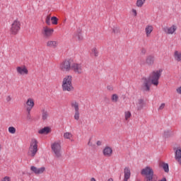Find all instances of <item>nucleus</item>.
Returning a JSON list of instances; mask_svg holds the SVG:
<instances>
[{
  "label": "nucleus",
  "mask_w": 181,
  "mask_h": 181,
  "mask_svg": "<svg viewBox=\"0 0 181 181\" xmlns=\"http://www.w3.org/2000/svg\"><path fill=\"white\" fill-rule=\"evenodd\" d=\"M163 71V69H158L151 71L149 74L147 80L150 81L151 84H152L155 87H158V86H159V78H160Z\"/></svg>",
  "instance_id": "nucleus-1"
},
{
  "label": "nucleus",
  "mask_w": 181,
  "mask_h": 181,
  "mask_svg": "<svg viewBox=\"0 0 181 181\" xmlns=\"http://www.w3.org/2000/svg\"><path fill=\"white\" fill-rule=\"evenodd\" d=\"M62 88V91H67V93H73L74 91L73 76L71 75H67L63 78Z\"/></svg>",
  "instance_id": "nucleus-2"
},
{
  "label": "nucleus",
  "mask_w": 181,
  "mask_h": 181,
  "mask_svg": "<svg viewBox=\"0 0 181 181\" xmlns=\"http://www.w3.org/2000/svg\"><path fill=\"white\" fill-rule=\"evenodd\" d=\"M153 169L149 166H146L141 170V175L146 177L145 181L153 180Z\"/></svg>",
  "instance_id": "nucleus-3"
},
{
  "label": "nucleus",
  "mask_w": 181,
  "mask_h": 181,
  "mask_svg": "<svg viewBox=\"0 0 181 181\" xmlns=\"http://www.w3.org/2000/svg\"><path fill=\"white\" fill-rule=\"evenodd\" d=\"M37 144L38 142L36 139H31L30 147L28 149V155L29 156H31V158H35L36 153H37Z\"/></svg>",
  "instance_id": "nucleus-4"
},
{
  "label": "nucleus",
  "mask_w": 181,
  "mask_h": 181,
  "mask_svg": "<svg viewBox=\"0 0 181 181\" xmlns=\"http://www.w3.org/2000/svg\"><path fill=\"white\" fill-rule=\"evenodd\" d=\"M51 149L56 158H59L62 156V143L60 141H54L51 144Z\"/></svg>",
  "instance_id": "nucleus-5"
},
{
  "label": "nucleus",
  "mask_w": 181,
  "mask_h": 181,
  "mask_svg": "<svg viewBox=\"0 0 181 181\" xmlns=\"http://www.w3.org/2000/svg\"><path fill=\"white\" fill-rule=\"evenodd\" d=\"M71 107L74 111V119H76V121H78V119H80V103L76 100H73L71 103Z\"/></svg>",
  "instance_id": "nucleus-6"
},
{
  "label": "nucleus",
  "mask_w": 181,
  "mask_h": 181,
  "mask_svg": "<svg viewBox=\"0 0 181 181\" xmlns=\"http://www.w3.org/2000/svg\"><path fill=\"white\" fill-rule=\"evenodd\" d=\"M72 64L71 59H65L59 64V69L61 71L69 72L71 70Z\"/></svg>",
  "instance_id": "nucleus-7"
},
{
  "label": "nucleus",
  "mask_w": 181,
  "mask_h": 181,
  "mask_svg": "<svg viewBox=\"0 0 181 181\" xmlns=\"http://www.w3.org/2000/svg\"><path fill=\"white\" fill-rule=\"evenodd\" d=\"M75 74H83L84 73V66L81 63L74 62L72 64L71 69Z\"/></svg>",
  "instance_id": "nucleus-8"
},
{
  "label": "nucleus",
  "mask_w": 181,
  "mask_h": 181,
  "mask_svg": "<svg viewBox=\"0 0 181 181\" xmlns=\"http://www.w3.org/2000/svg\"><path fill=\"white\" fill-rule=\"evenodd\" d=\"M142 84L141 86V90L143 93H148L151 91V81L148 80V78L144 77L141 78Z\"/></svg>",
  "instance_id": "nucleus-9"
},
{
  "label": "nucleus",
  "mask_w": 181,
  "mask_h": 181,
  "mask_svg": "<svg viewBox=\"0 0 181 181\" xmlns=\"http://www.w3.org/2000/svg\"><path fill=\"white\" fill-rule=\"evenodd\" d=\"M21 30V21L15 20L11 24L10 32L11 35H18V33Z\"/></svg>",
  "instance_id": "nucleus-10"
},
{
  "label": "nucleus",
  "mask_w": 181,
  "mask_h": 181,
  "mask_svg": "<svg viewBox=\"0 0 181 181\" xmlns=\"http://www.w3.org/2000/svg\"><path fill=\"white\" fill-rule=\"evenodd\" d=\"M25 105L28 114H30V111H32L33 107H35V100L32 98H29L25 103Z\"/></svg>",
  "instance_id": "nucleus-11"
},
{
  "label": "nucleus",
  "mask_w": 181,
  "mask_h": 181,
  "mask_svg": "<svg viewBox=\"0 0 181 181\" xmlns=\"http://www.w3.org/2000/svg\"><path fill=\"white\" fill-rule=\"evenodd\" d=\"M16 71L20 76H26L29 74V70H28V68L25 65L17 66Z\"/></svg>",
  "instance_id": "nucleus-12"
},
{
  "label": "nucleus",
  "mask_w": 181,
  "mask_h": 181,
  "mask_svg": "<svg viewBox=\"0 0 181 181\" xmlns=\"http://www.w3.org/2000/svg\"><path fill=\"white\" fill-rule=\"evenodd\" d=\"M54 32L53 28H50L49 27H44L42 33L45 37H50Z\"/></svg>",
  "instance_id": "nucleus-13"
},
{
  "label": "nucleus",
  "mask_w": 181,
  "mask_h": 181,
  "mask_svg": "<svg viewBox=\"0 0 181 181\" xmlns=\"http://www.w3.org/2000/svg\"><path fill=\"white\" fill-rule=\"evenodd\" d=\"M177 27L176 25H173L171 27H164L163 28V32L166 35H173L175 32H176Z\"/></svg>",
  "instance_id": "nucleus-14"
},
{
  "label": "nucleus",
  "mask_w": 181,
  "mask_h": 181,
  "mask_svg": "<svg viewBox=\"0 0 181 181\" xmlns=\"http://www.w3.org/2000/svg\"><path fill=\"white\" fill-rule=\"evenodd\" d=\"M30 171L35 173V175H42V173L46 171V168L41 167L37 168V167L32 165L30 167Z\"/></svg>",
  "instance_id": "nucleus-15"
},
{
  "label": "nucleus",
  "mask_w": 181,
  "mask_h": 181,
  "mask_svg": "<svg viewBox=\"0 0 181 181\" xmlns=\"http://www.w3.org/2000/svg\"><path fill=\"white\" fill-rule=\"evenodd\" d=\"M46 46L50 49H56L57 48V46H59V42L57 40H49L46 42Z\"/></svg>",
  "instance_id": "nucleus-16"
},
{
  "label": "nucleus",
  "mask_w": 181,
  "mask_h": 181,
  "mask_svg": "<svg viewBox=\"0 0 181 181\" xmlns=\"http://www.w3.org/2000/svg\"><path fill=\"white\" fill-rule=\"evenodd\" d=\"M103 153L106 158H110L112 156V148L110 146H106L104 148Z\"/></svg>",
  "instance_id": "nucleus-17"
},
{
  "label": "nucleus",
  "mask_w": 181,
  "mask_h": 181,
  "mask_svg": "<svg viewBox=\"0 0 181 181\" xmlns=\"http://www.w3.org/2000/svg\"><path fill=\"white\" fill-rule=\"evenodd\" d=\"M131 178V169L129 167H125L124 169V181H128Z\"/></svg>",
  "instance_id": "nucleus-18"
},
{
  "label": "nucleus",
  "mask_w": 181,
  "mask_h": 181,
  "mask_svg": "<svg viewBox=\"0 0 181 181\" xmlns=\"http://www.w3.org/2000/svg\"><path fill=\"white\" fill-rule=\"evenodd\" d=\"M144 107H145V101L144 100V99H139L136 102V108L137 111H141V110H142Z\"/></svg>",
  "instance_id": "nucleus-19"
},
{
  "label": "nucleus",
  "mask_w": 181,
  "mask_h": 181,
  "mask_svg": "<svg viewBox=\"0 0 181 181\" xmlns=\"http://www.w3.org/2000/svg\"><path fill=\"white\" fill-rule=\"evenodd\" d=\"M153 32V25H147L145 28V33L146 37H151V34Z\"/></svg>",
  "instance_id": "nucleus-20"
},
{
  "label": "nucleus",
  "mask_w": 181,
  "mask_h": 181,
  "mask_svg": "<svg viewBox=\"0 0 181 181\" xmlns=\"http://www.w3.org/2000/svg\"><path fill=\"white\" fill-rule=\"evenodd\" d=\"M175 151V159L178 162L179 160L181 159V148L180 147H177L174 148Z\"/></svg>",
  "instance_id": "nucleus-21"
},
{
  "label": "nucleus",
  "mask_w": 181,
  "mask_h": 181,
  "mask_svg": "<svg viewBox=\"0 0 181 181\" xmlns=\"http://www.w3.org/2000/svg\"><path fill=\"white\" fill-rule=\"evenodd\" d=\"M173 57L175 62H177V63H180L181 62V51L175 50L174 52Z\"/></svg>",
  "instance_id": "nucleus-22"
},
{
  "label": "nucleus",
  "mask_w": 181,
  "mask_h": 181,
  "mask_svg": "<svg viewBox=\"0 0 181 181\" xmlns=\"http://www.w3.org/2000/svg\"><path fill=\"white\" fill-rule=\"evenodd\" d=\"M52 129L49 127H45L38 131V134H40L41 135H47V134H49L51 132Z\"/></svg>",
  "instance_id": "nucleus-23"
},
{
  "label": "nucleus",
  "mask_w": 181,
  "mask_h": 181,
  "mask_svg": "<svg viewBox=\"0 0 181 181\" xmlns=\"http://www.w3.org/2000/svg\"><path fill=\"white\" fill-rule=\"evenodd\" d=\"M41 114H42V121L47 120V118H49V112L46 109H42L41 110Z\"/></svg>",
  "instance_id": "nucleus-24"
},
{
  "label": "nucleus",
  "mask_w": 181,
  "mask_h": 181,
  "mask_svg": "<svg viewBox=\"0 0 181 181\" xmlns=\"http://www.w3.org/2000/svg\"><path fill=\"white\" fill-rule=\"evenodd\" d=\"M154 62H155V58L152 55L147 57V58L146 59V63L148 66H152V64H153Z\"/></svg>",
  "instance_id": "nucleus-25"
},
{
  "label": "nucleus",
  "mask_w": 181,
  "mask_h": 181,
  "mask_svg": "<svg viewBox=\"0 0 181 181\" xmlns=\"http://www.w3.org/2000/svg\"><path fill=\"white\" fill-rule=\"evenodd\" d=\"M98 49H97V47H93L92 49H91V51H90V54L91 56H94V57H98Z\"/></svg>",
  "instance_id": "nucleus-26"
},
{
  "label": "nucleus",
  "mask_w": 181,
  "mask_h": 181,
  "mask_svg": "<svg viewBox=\"0 0 181 181\" xmlns=\"http://www.w3.org/2000/svg\"><path fill=\"white\" fill-rule=\"evenodd\" d=\"M64 139H69V141H72L71 139L73 138V134H71V132H66L65 133H64Z\"/></svg>",
  "instance_id": "nucleus-27"
},
{
  "label": "nucleus",
  "mask_w": 181,
  "mask_h": 181,
  "mask_svg": "<svg viewBox=\"0 0 181 181\" xmlns=\"http://www.w3.org/2000/svg\"><path fill=\"white\" fill-rule=\"evenodd\" d=\"M161 167L163 168L164 172H165V173H169V164L166 163H163L161 165Z\"/></svg>",
  "instance_id": "nucleus-28"
},
{
  "label": "nucleus",
  "mask_w": 181,
  "mask_h": 181,
  "mask_svg": "<svg viewBox=\"0 0 181 181\" xmlns=\"http://www.w3.org/2000/svg\"><path fill=\"white\" fill-rule=\"evenodd\" d=\"M146 1V0H137L136 5L138 8H142V6H144V4H145Z\"/></svg>",
  "instance_id": "nucleus-29"
},
{
  "label": "nucleus",
  "mask_w": 181,
  "mask_h": 181,
  "mask_svg": "<svg viewBox=\"0 0 181 181\" xmlns=\"http://www.w3.org/2000/svg\"><path fill=\"white\" fill-rule=\"evenodd\" d=\"M131 117H132V114L131 113L130 111L124 112V119H125V121H128V119H129V118H131Z\"/></svg>",
  "instance_id": "nucleus-30"
},
{
  "label": "nucleus",
  "mask_w": 181,
  "mask_h": 181,
  "mask_svg": "<svg viewBox=\"0 0 181 181\" xmlns=\"http://www.w3.org/2000/svg\"><path fill=\"white\" fill-rule=\"evenodd\" d=\"M119 97H118V95L117 94H113L112 95V103H117L119 100Z\"/></svg>",
  "instance_id": "nucleus-31"
},
{
  "label": "nucleus",
  "mask_w": 181,
  "mask_h": 181,
  "mask_svg": "<svg viewBox=\"0 0 181 181\" xmlns=\"http://www.w3.org/2000/svg\"><path fill=\"white\" fill-rule=\"evenodd\" d=\"M8 132L9 134H16V128H15L14 127H8Z\"/></svg>",
  "instance_id": "nucleus-32"
},
{
  "label": "nucleus",
  "mask_w": 181,
  "mask_h": 181,
  "mask_svg": "<svg viewBox=\"0 0 181 181\" xmlns=\"http://www.w3.org/2000/svg\"><path fill=\"white\" fill-rule=\"evenodd\" d=\"M52 25H57L59 19L56 16L51 18Z\"/></svg>",
  "instance_id": "nucleus-33"
},
{
  "label": "nucleus",
  "mask_w": 181,
  "mask_h": 181,
  "mask_svg": "<svg viewBox=\"0 0 181 181\" xmlns=\"http://www.w3.org/2000/svg\"><path fill=\"white\" fill-rule=\"evenodd\" d=\"M51 21H52V18H50V16H47L46 19H45V23L49 26H50V25L52 24Z\"/></svg>",
  "instance_id": "nucleus-34"
},
{
  "label": "nucleus",
  "mask_w": 181,
  "mask_h": 181,
  "mask_svg": "<svg viewBox=\"0 0 181 181\" xmlns=\"http://www.w3.org/2000/svg\"><path fill=\"white\" fill-rule=\"evenodd\" d=\"M1 181H11V177L5 176L1 180Z\"/></svg>",
  "instance_id": "nucleus-35"
},
{
  "label": "nucleus",
  "mask_w": 181,
  "mask_h": 181,
  "mask_svg": "<svg viewBox=\"0 0 181 181\" xmlns=\"http://www.w3.org/2000/svg\"><path fill=\"white\" fill-rule=\"evenodd\" d=\"M76 37L78 40H79V42H81V40H83V35H81V33L78 34L76 35Z\"/></svg>",
  "instance_id": "nucleus-36"
},
{
  "label": "nucleus",
  "mask_w": 181,
  "mask_h": 181,
  "mask_svg": "<svg viewBox=\"0 0 181 181\" xmlns=\"http://www.w3.org/2000/svg\"><path fill=\"white\" fill-rule=\"evenodd\" d=\"M165 103H161V105L158 107V111L163 110V108H165Z\"/></svg>",
  "instance_id": "nucleus-37"
},
{
  "label": "nucleus",
  "mask_w": 181,
  "mask_h": 181,
  "mask_svg": "<svg viewBox=\"0 0 181 181\" xmlns=\"http://www.w3.org/2000/svg\"><path fill=\"white\" fill-rule=\"evenodd\" d=\"M107 88L109 91H112V90H114V88L111 85L107 86Z\"/></svg>",
  "instance_id": "nucleus-38"
},
{
  "label": "nucleus",
  "mask_w": 181,
  "mask_h": 181,
  "mask_svg": "<svg viewBox=\"0 0 181 181\" xmlns=\"http://www.w3.org/2000/svg\"><path fill=\"white\" fill-rule=\"evenodd\" d=\"M176 92H177V94H180L181 95V86L177 88Z\"/></svg>",
  "instance_id": "nucleus-39"
},
{
  "label": "nucleus",
  "mask_w": 181,
  "mask_h": 181,
  "mask_svg": "<svg viewBox=\"0 0 181 181\" xmlns=\"http://www.w3.org/2000/svg\"><path fill=\"white\" fill-rule=\"evenodd\" d=\"M7 103H9V101H11L12 100V98H11V95H8L6 97V98Z\"/></svg>",
  "instance_id": "nucleus-40"
},
{
  "label": "nucleus",
  "mask_w": 181,
  "mask_h": 181,
  "mask_svg": "<svg viewBox=\"0 0 181 181\" xmlns=\"http://www.w3.org/2000/svg\"><path fill=\"white\" fill-rule=\"evenodd\" d=\"M132 13L134 15V16H136V15H137L136 10L133 8L132 9Z\"/></svg>",
  "instance_id": "nucleus-41"
},
{
  "label": "nucleus",
  "mask_w": 181,
  "mask_h": 181,
  "mask_svg": "<svg viewBox=\"0 0 181 181\" xmlns=\"http://www.w3.org/2000/svg\"><path fill=\"white\" fill-rule=\"evenodd\" d=\"M102 144L101 141H98L96 145H98V146H101Z\"/></svg>",
  "instance_id": "nucleus-42"
},
{
  "label": "nucleus",
  "mask_w": 181,
  "mask_h": 181,
  "mask_svg": "<svg viewBox=\"0 0 181 181\" xmlns=\"http://www.w3.org/2000/svg\"><path fill=\"white\" fill-rule=\"evenodd\" d=\"M141 53L145 54V53H146V49H145V48L141 49Z\"/></svg>",
  "instance_id": "nucleus-43"
},
{
  "label": "nucleus",
  "mask_w": 181,
  "mask_h": 181,
  "mask_svg": "<svg viewBox=\"0 0 181 181\" xmlns=\"http://www.w3.org/2000/svg\"><path fill=\"white\" fill-rule=\"evenodd\" d=\"M88 146H91V141H88Z\"/></svg>",
  "instance_id": "nucleus-44"
},
{
  "label": "nucleus",
  "mask_w": 181,
  "mask_h": 181,
  "mask_svg": "<svg viewBox=\"0 0 181 181\" xmlns=\"http://www.w3.org/2000/svg\"><path fill=\"white\" fill-rule=\"evenodd\" d=\"M90 181H97V180H95V178L92 177V178L90 179Z\"/></svg>",
  "instance_id": "nucleus-45"
},
{
  "label": "nucleus",
  "mask_w": 181,
  "mask_h": 181,
  "mask_svg": "<svg viewBox=\"0 0 181 181\" xmlns=\"http://www.w3.org/2000/svg\"><path fill=\"white\" fill-rule=\"evenodd\" d=\"M177 162H178L179 165H181V158Z\"/></svg>",
  "instance_id": "nucleus-46"
},
{
  "label": "nucleus",
  "mask_w": 181,
  "mask_h": 181,
  "mask_svg": "<svg viewBox=\"0 0 181 181\" xmlns=\"http://www.w3.org/2000/svg\"><path fill=\"white\" fill-rule=\"evenodd\" d=\"M107 181H114V180L112 178H109Z\"/></svg>",
  "instance_id": "nucleus-47"
},
{
  "label": "nucleus",
  "mask_w": 181,
  "mask_h": 181,
  "mask_svg": "<svg viewBox=\"0 0 181 181\" xmlns=\"http://www.w3.org/2000/svg\"><path fill=\"white\" fill-rule=\"evenodd\" d=\"M2 149V145L0 144V151Z\"/></svg>",
  "instance_id": "nucleus-48"
},
{
  "label": "nucleus",
  "mask_w": 181,
  "mask_h": 181,
  "mask_svg": "<svg viewBox=\"0 0 181 181\" xmlns=\"http://www.w3.org/2000/svg\"><path fill=\"white\" fill-rule=\"evenodd\" d=\"M114 33H115V30H113Z\"/></svg>",
  "instance_id": "nucleus-49"
}]
</instances>
